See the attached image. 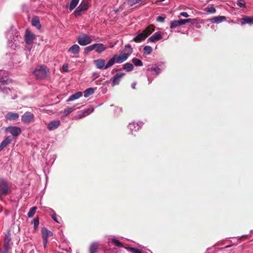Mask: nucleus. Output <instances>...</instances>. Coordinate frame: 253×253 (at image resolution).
<instances>
[{
	"instance_id": "nucleus-47",
	"label": "nucleus",
	"mask_w": 253,
	"mask_h": 253,
	"mask_svg": "<svg viewBox=\"0 0 253 253\" xmlns=\"http://www.w3.org/2000/svg\"><path fill=\"white\" fill-rule=\"evenodd\" d=\"M85 116H86V115L84 114V113L81 111L78 112L77 116L75 117V118L80 119L84 117Z\"/></svg>"
},
{
	"instance_id": "nucleus-42",
	"label": "nucleus",
	"mask_w": 253,
	"mask_h": 253,
	"mask_svg": "<svg viewBox=\"0 0 253 253\" xmlns=\"http://www.w3.org/2000/svg\"><path fill=\"white\" fill-rule=\"evenodd\" d=\"M127 250L131 253H143L141 250L134 247H127Z\"/></svg>"
},
{
	"instance_id": "nucleus-48",
	"label": "nucleus",
	"mask_w": 253,
	"mask_h": 253,
	"mask_svg": "<svg viewBox=\"0 0 253 253\" xmlns=\"http://www.w3.org/2000/svg\"><path fill=\"white\" fill-rule=\"evenodd\" d=\"M165 18V16L160 15L157 17V21L160 22H164Z\"/></svg>"
},
{
	"instance_id": "nucleus-39",
	"label": "nucleus",
	"mask_w": 253,
	"mask_h": 253,
	"mask_svg": "<svg viewBox=\"0 0 253 253\" xmlns=\"http://www.w3.org/2000/svg\"><path fill=\"white\" fill-rule=\"evenodd\" d=\"M144 54L149 55L152 51V48L149 45H146L144 47Z\"/></svg>"
},
{
	"instance_id": "nucleus-53",
	"label": "nucleus",
	"mask_w": 253,
	"mask_h": 253,
	"mask_svg": "<svg viewBox=\"0 0 253 253\" xmlns=\"http://www.w3.org/2000/svg\"><path fill=\"white\" fill-rule=\"evenodd\" d=\"M185 20V21H186V23H187L191 22L192 21L196 20V19H192L189 18V19H186Z\"/></svg>"
},
{
	"instance_id": "nucleus-52",
	"label": "nucleus",
	"mask_w": 253,
	"mask_h": 253,
	"mask_svg": "<svg viewBox=\"0 0 253 253\" xmlns=\"http://www.w3.org/2000/svg\"><path fill=\"white\" fill-rule=\"evenodd\" d=\"M180 15L185 17H188L189 16L188 14L186 12H181L180 13Z\"/></svg>"
},
{
	"instance_id": "nucleus-1",
	"label": "nucleus",
	"mask_w": 253,
	"mask_h": 253,
	"mask_svg": "<svg viewBox=\"0 0 253 253\" xmlns=\"http://www.w3.org/2000/svg\"><path fill=\"white\" fill-rule=\"evenodd\" d=\"M6 37L8 41V45L12 49H16L20 46L21 37L16 29L11 27L6 32Z\"/></svg>"
},
{
	"instance_id": "nucleus-59",
	"label": "nucleus",
	"mask_w": 253,
	"mask_h": 253,
	"mask_svg": "<svg viewBox=\"0 0 253 253\" xmlns=\"http://www.w3.org/2000/svg\"><path fill=\"white\" fill-rule=\"evenodd\" d=\"M50 210L52 211V212H54L53 210L52 209H50Z\"/></svg>"
},
{
	"instance_id": "nucleus-2",
	"label": "nucleus",
	"mask_w": 253,
	"mask_h": 253,
	"mask_svg": "<svg viewBox=\"0 0 253 253\" xmlns=\"http://www.w3.org/2000/svg\"><path fill=\"white\" fill-rule=\"evenodd\" d=\"M48 68L44 65L37 67L34 71L33 74L37 79H42L47 75Z\"/></svg>"
},
{
	"instance_id": "nucleus-13",
	"label": "nucleus",
	"mask_w": 253,
	"mask_h": 253,
	"mask_svg": "<svg viewBox=\"0 0 253 253\" xmlns=\"http://www.w3.org/2000/svg\"><path fill=\"white\" fill-rule=\"evenodd\" d=\"M34 115L33 113L30 112H26L21 116V121L25 124H29L33 120Z\"/></svg>"
},
{
	"instance_id": "nucleus-6",
	"label": "nucleus",
	"mask_w": 253,
	"mask_h": 253,
	"mask_svg": "<svg viewBox=\"0 0 253 253\" xmlns=\"http://www.w3.org/2000/svg\"><path fill=\"white\" fill-rule=\"evenodd\" d=\"M165 68V63L164 62H159L157 64H155L152 67L148 69V71L150 72H154L155 75L158 76Z\"/></svg>"
},
{
	"instance_id": "nucleus-58",
	"label": "nucleus",
	"mask_w": 253,
	"mask_h": 253,
	"mask_svg": "<svg viewBox=\"0 0 253 253\" xmlns=\"http://www.w3.org/2000/svg\"><path fill=\"white\" fill-rule=\"evenodd\" d=\"M211 248H208L207 250V251L208 252L209 251H210L211 250Z\"/></svg>"
},
{
	"instance_id": "nucleus-3",
	"label": "nucleus",
	"mask_w": 253,
	"mask_h": 253,
	"mask_svg": "<svg viewBox=\"0 0 253 253\" xmlns=\"http://www.w3.org/2000/svg\"><path fill=\"white\" fill-rule=\"evenodd\" d=\"M133 52V48L129 44H127L125 45V48L123 49L120 53V55H118L120 57V60L122 61L123 62L126 61L127 58Z\"/></svg>"
},
{
	"instance_id": "nucleus-40",
	"label": "nucleus",
	"mask_w": 253,
	"mask_h": 253,
	"mask_svg": "<svg viewBox=\"0 0 253 253\" xmlns=\"http://www.w3.org/2000/svg\"><path fill=\"white\" fill-rule=\"evenodd\" d=\"M180 26L178 20H173L170 22V28L173 29L176 27Z\"/></svg>"
},
{
	"instance_id": "nucleus-15",
	"label": "nucleus",
	"mask_w": 253,
	"mask_h": 253,
	"mask_svg": "<svg viewBox=\"0 0 253 253\" xmlns=\"http://www.w3.org/2000/svg\"><path fill=\"white\" fill-rule=\"evenodd\" d=\"M4 71L0 70V76L4 74ZM11 82V80L7 76H0V84H1L3 86H6L5 85L8 84Z\"/></svg>"
},
{
	"instance_id": "nucleus-30",
	"label": "nucleus",
	"mask_w": 253,
	"mask_h": 253,
	"mask_svg": "<svg viewBox=\"0 0 253 253\" xmlns=\"http://www.w3.org/2000/svg\"><path fill=\"white\" fill-rule=\"evenodd\" d=\"M98 248V244L96 242L92 243L89 247V253H95Z\"/></svg>"
},
{
	"instance_id": "nucleus-23",
	"label": "nucleus",
	"mask_w": 253,
	"mask_h": 253,
	"mask_svg": "<svg viewBox=\"0 0 253 253\" xmlns=\"http://www.w3.org/2000/svg\"><path fill=\"white\" fill-rule=\"evenodd\" d=\"M0 92L3 94V97H6L12 93L11 89L6 86H3L0 84Z\"/></svg>"
},
{
	"instance_id": "nucleus-25",
	"label": "nucleus",
	"mask_w": 253,
	"mask_h": 253,
	"mask_svg": "<svg viewBox=\"0 0 253 253\" xmlns=\"http://www.w3.org/2000/svg\"><path fill=\"white\" fill-rule=\"evenodd\" d=\"M147 37V35L143 31L142 33L134 37L132 40L136 42H138L145 40Z\"/></svg>"
},
{
	"instance_id": "nucleus-12",
	"label": "nucleus",
	"mask_w": 253,
	"mask_h": 253,
	"mask_svg": "<svg viewBox=\"0 0 253 253\" xmlns=\"http://www.w3.org/2000/svg\"><path fill=\"white\" fill-rule=\"evenodd\" d=\"M119 59L120 57L118 54H116L114 55L113 57L108 60L107 64H106V69L112 66L115 63H123L122 61Z\"/></svg>"
},
{
	"instance_id": "nucleus-24",
	"label": "nucleus",
	"mask_w": 253,
	"mask_h": 253,
	"mask_svg": "<svg viewBox=\"0 0 253 253\" xmlns=\"http://www.w3.org/2000/svg\"><path fill=\"white\" fill-rule=\"evenodd\" d=\"M212 23L219 24L226 20V17L224 16H218L212 17L210 19Z\"/></svg>"
},
{
	"instance_id": "nucleus-57",
	"label": "nucleus",
	"mask_w": 253,
	"mask_h": 253,
	"mask_svg": "<svg viewBox=\"0 0 253 253\" xmlns=\"http://www.w3.org/2000/svg\"><path fill=\"white\" fill-rule=\"evenodd\" d=\"M157 0L158 2H163V1H165V0Z\"/></svg>"
},
{
	"instance_id": "nucleus-8",
	"label": "nucleus",
	"mask_w": 253,
	"mask_h": 253,
	"mask_svg": "<svg viewBox=\"0 0 253 253\" xmlns=\"http://www.w3.org/2000/svg\"><path fill=\"white\" fill-rule=\"evenodd\" d=\"M36 38L35 35L29 30H26L24 35L25 42L27 45H31Z\"/></svg>"
},
{
	"instance_id": "nucleus-27",
	"label": "nucleus",
	"mask_w": 253,
	"mask_h": 253,
	"mask_svg": "<svg viewBox=\"0 0 253 253\" xmlns=\"http://www.w3.org/2000/svg\"><path fill=\"white\" fill-rule=\"evenodd\" d=\"M31 24L33 26L35 27L37 29H40L41 28V25L38 17L33 18L31 20Z\"/></svg>"
},
{
	"instance_id": "nucleus-19",
	"label": "nucleus",
	"mask_w": 253,
	"mask_h": 253,
	"mask_svg": "<svg viewBox=\"0 0 253 253\" xmlns=\"http://www.w3.org/2000/svg\"><path fill=\"white\" fill-rule=\"evenodd\" d=\"M162 38L163 37L161 33L160 32H157L149 37L148 39V41L151 42H156L161 40Z\"/></svg>"
},
{
	"instance_id": "nucleus-35",
	"label": "nucleus",
	"mask_w": 253,
	"mask_h": 253,
	"mask_svg": "<svg viewBox=\"0 0 253 253\" xmlns=\"http://www.w3.org/2000/svg\"><path fill=\"white\" fill-rule=\"evenodd\" d=\"M75 109H76V105H74L72 107L66 108L64 109L63 114L65 116H67Z\"/></svg>"
},
{
	"instance_id": "nucleus-4",
	"label": "nucleus",
	"mask_w": 253,
	"mask_h": 253,
	"mask_svg": "<svg viewBox=\"0 0 253 253\" xmlns=\"http://www.w3.org/2000/svg\"><path fill=\"white\" fill-rule=\"evenodd\" d=\"M11 192V190L8 187L7 181L3 178L0 179V199H2L3 196L7 195Z\"/></svg>"
},
{
	"instance_id": "nucleus-21",
	"label": "nucleus",
	"mask_w": 253,
	"mask_h": 253,
	"mask_svg": "<svg viewBox=\"0 0 253 253\" xmlns=\"http://www.w3.org/2000/svg\"><path fill=\"white\" fill-rule=\"evenodd\" d=\"M94 50L98 53H101L104 51L106 49L107 47L103 43H94L93 44Z\"/></svg>"
},
{
	"instance_id": "nucleus-26",
	"label": "nucleus",
	"mask_w": 253,
	"mask_h": 253,
	"mask_svg": "<svg viewBox=\"0 0 253 253\" xmlns=\"http://www.w3.org/2000/svg\"><path fill=\"white\" fill-rule=\"evenodd\" d=\"M80 47L77 44H75L71 46L68 49V51L73 53V54H78L80 52Z\"/></svg>"
},
{
	"instance_id": "nucleus-49",
	"label": "nucleus",
	"mask_w": 253,
	"mask_h": 253,
	"mask_svg": "<svg viewBox=\"0 0 253 253\" xmlns=\"http://www.w3.org/2000/svg\"><path fill=\"white\" fill-rule=\"evenodd\" d=\"M62 70L64 72H68L69 71L68 65L67 64H63L62 66Z\"/></svg>"
},
{
	"instance_id": "nucleus-9",
	"label": "nucleus",
	"mask_w": 253,
	"mask_h": 253,
	"mask_svg": "<svg viewBox=\"0 0 253 253\" xmlns=\"http://www.w3.org/2000/svg\"><path fill=\"white\" fill-rule=\"evenodd\" d=\"M41 232L43 238V246L44 248H45L48 241L47 238L49 237L52 236L53 235V233L51 231L48 230L45 227H43L42 228Z\"/></svg>"
},
{
	"instance_id": "nucleus-56",
	"label": "nucleus",
	"mask_w": 253,
	"mask_h": 253,
	"mask_svg": "<svg viewBox=\"0 0 253 253\" xmlns=\"http://www.w3.org/2000/svg\"><path fill=\"white\" fill-rule=\"evenodd\" d=\"M232 246H233V245H228V246L225 247L224 248H228L232 247Z\"/></svg>"
},
{
	"instance_id": "nucleus-41",
	"label": "nucleus",
	"mask_w": 253,
	"mask_h": 253,
	"mask_svg": "<svg viewBox=\"0 0 253 253\" xmlns=\"http://www.w3.org/2000/svg\"><path fill=\"white\" fill-rule=\"evenodd\" d=\"M111 242L112 243H113L115 246L118 247H124V245L123 243L120 242L118 240L113 238L111 239Z\"/></svg>"
},
{
	"instance_id": "nucleus-10",
	"label": "nucleus",
	"mask_w": 253,
	"mask_h": 253,
	"mask_svg": "<svg viewBox=\"0 0 253 253\" xmlns=\"http://www.w3.org/2000/svg\"><path fill=\"white\" fill-rule=\"evenodd\" d=\"M143 125L142 122H133L130 123L127 126V128L129 129L131 134H133V131H137L139 130Z\"/></svg>"
},
{
	"instance_id": "nucleus-37",
	"label": "nucleus",
	"mask_w": 253,
	"mask_h": 253,
	"mask_svg": "<svg viewBox=\"0 0 253 253\" xmlns=\"http://www.w3.org/2000/svg\"><path fill=\"white\" fill-rule=\"evenodd\" d=\"M80 0H71L70 4H69V9L70 10H73L77 5L79 2Z\"/></svg>"
},
{
	"instance_id": "nucleus-55",
	"label": "nucleus",
	"mask_w": 253,
	"mask_h": 253,
	"mask_svg": "<svg viewBox=\"0 0 253 253\" xmlns=\"http://www.w3.org/2000/svg\"><path fill=\"white\" fill-rule=\"evenodd\" d=\"M148 81H149V84H151L152 83V80L150 78H148Z\"/></svg>"
},
{
	"instance_id": "nucleus-28",
	"label": "nucleus",
	"mask_w": 253,
	"mask_h": 253,
	"mask_svg": "<svg viewBox=\"0 0 253 253\" xmlns=\"http://www.w3.org/2000/svg\"><path fill=\"white\" fill-rule=\"evenodd\" d=\"M83 95V93L81 91H78L72 95H71L69 98L67 99V102H70L74 100H75L76 99H79L80 97H81Z\"/></svg>"
},
{
	"instance_id": "nucleus-36",
	"label": "nucleus",
	"mask_w": 253,
	"mask_h": 253,
	"mask_svg": "<svg viewBox=\"0 0 253 253\" xmlns=\"http://www.w3.org/2000/svg\"><path fill=\"white\" fill-rule=\"evenodd\" d=\"M123 68L126 72H130L133 69V65L131 63H126L124 65Z\"/></svg>"
},
{
	"instance_id": "nucleus-34",
	"label": "nucleus",
	"mask_w": 253,
	"mask_h": 253,
	"mask_svg": "<svg viewBox=\"0 0 253 253\" xmlns=\"http://www.w3.org/2000/svg\"><path fill=\"white\" fill-rule=\"evenodd\" d=\"M131 61L136 67H141L143 65L142 61L138 58H133L132 59Z\"/></svg>"
},
{
	"instance_id": "nucleus-38",
	"label": "nucleus",
	"mask_w": 253,
	"mask_h": 253,
	"mask_svg": "<svg viewBox=\"0 0 253 253\" xmlns=\"http://www.w3.org/2000/svg\"><path fill=\"white\" fill-rule=\"evenodd\" d=\"M37 209V207L35 206L33 207L30 209V211H28L27 213V215L29 218H31L34 216V215L36 213Z\"/></svg>"
},
{
	"instance_id": "nucleus-54",
	"label": "nucleus",
	"mask_w": 253,
	"mask_h": 253,
	"mask_svg": "<svg viewBox=\"0 0 253 253\" xmlns=\"http://www.w3.org/2000/svg\"><path fill=\"white\" fill-rule=\"evenodd\" d=\"M136 85V83L135 82H134L132 84H131V87L133 88V89H135V86Z\"/></svg>"
},
{
	"instance_id": "nucleus-33",
	"label": "nucleus",
	"mask_w": 253,
	"mask_h": 253,
	"mask_svg": "<svg viewBox=\"0 0 253 253\" xmlns=\"http://www.w3.org/2000/svg\"><path fill=\"white\" fill-rule=\"evenodd\" d=\"M205 11L210 14H213L216 12V10L213 4H209L205 9Z\"/></svg>"
},
{
	"instance_id": "nucleus-17",
	"label": "nucleus",
	"mask_w": 253,
	"mask_h": 253,
	"mask_svg": "<svg viewBox=\"0 0 253 253\" xmlns=\"http://www.w3.org/2000/svg\"><path fill=\"white\" fill-rule=\"evenodd\" d=\"M13 139L12 136H8L1 142L0 144V151L2 150L9 143H10Z\"/></svg>"
},
{
	"instance_id": "nucleus-45",
	"label": "nucleus",
	"mask_w": 253,
	"mask_h": 253,
	"mask_svg": "<svg viewBox=\"0 0 253 253\" xmlns=\"http://www.w3.org/2000/svg\"><path fill=\"white\" fill-rule=\"evenodd\" d=\"M94 46L93 44L90 45L85 47L84 49V52L85 54L88 53V52L94 50Z\"/></svg>"
},
{
	"instance_id": "nucleus-31",
	"label": "nucleus",
	"mask_w": 253,
	"mask_h": 253,
	"mask_svg": "<svg viewBox=\"0 0 253 253\" xmlns=\"http://www.w3.org/2000/svg\"><path fill=\"white\" fill-rule=\"evenodd\" d=\"M95 89L92 87H89L85 89L84 91V97L87 98L89 95H92L94 93Z\"/></svg>"
},
{
	"instance_id": "nucleus-18",
	"label": "nucleus",
	"mask_w": 253,
	"mask_h": 253,
	"mask_svg": "<svg viewBox=\"0 0 253 253\" xmlns=\"http://www.w3.org/2000/svg\"><path fill=\"white\" fill-rule=\"evenodd\" d=\"M11 240L10 236L6 234L4 240L3 249L2 251L3 253H8L9 248V243Z\"/></svg>"
},
{
	"instance_id": "nucleus-11",
	"label": "nucleus",
	"mask_w": 253,
	"mask_h": 253,
	"mask_svg": "<svg viewBox=\"0 0 253 253\" xmlns=\"http://www.w3.org/2000/svg\"><path fill=\"white\" fill-rule=\"evenodd\" d=\"M5 130L9 132L13 137V136H17L21 133V129L17 126H9L6 128Z\"/></svg>"
},
{
	"instance_id": "nucleus-16",
	"label": "nucleus",
	"mask_w": 253,
	"mask_h": 253,
	"mask_svg": "<svg viewBox=\"0 0 253 253\" xmlns=\"http://www.w3.org/2000/svg\"><path fill=\"white\" fill-rule=\"evenodd\" d=\"M94 64L97 69L100 70L106 69L105 60L103 59H98L94 60Z\"/></svg>"
},
{
	"instance_id": "nucleus-44",
	"label": "nucleus",
	"mask_w": 253,
	"mask_h": 253,
	"mask_svg": "<svg viewBox=\"0 0 253 253\" xmlns=\"http://www.w3.org/2000/svg\"><path fill=\"white\" fill-rule=\"evenodd\" d=\"M236 3L240 8L246 7V2L245 0H237Z\"/></svg>"
},
{
	"instance_id": "nucleus-20",
	"label": "nucleus",
	"mask_w": 253,
	"mask_h": 253,
	"mask_svg": "<svg viewBox=\"0 0 253 253\" xmlns=\"http://www.w3.org/2000/svg\"><path fill=\"white\" fill-rule=\"evenodd\" d=\"M60 124V122L59 120H53L50 122L47 126V129L49 130H53L56 129Z\"/></svg>"
},
{
	"instance_id": "nucleus-5",
	"label": "nucleus",
	"mask_w": 253,
	"mask_h": 253,
	"mask_svg": "<svg viewBox=\"0 0 253 253\" xmlns=\"http://www.w3.org/2000/svg\"><path fill=\"white\" fill-rule=\"evenodd\" d=\"M88 8V2L86 0H83L79 5L74 11V14L77 17L81 15L82 11L86 10Z\"/></svg>"
},
{
	"instance_id": "nucleus-32",
	"label": "nucleus",
	"mask_w": 253,
	"mask_h": 253,
	"mask_svg": "<svg viewBox=\"0 0 253 253\" xmlns=\"http://www.w3.org/2000/svg\"><path fill=\"white\" fill-rule=\"evenodd\" d=\"M155 30V27L152 25H149L144 31L143 32L146 33V34L147 35V37L151 34Z\"/></svg>"
},
{
	"instance_id": "nucleus-46",
	"label": "nucleus",
	"mask_w": 253,
	"mask_h": 253,
	"mask_svg": "<svg viewBox=\"0 0 253 253\" xmlns=\"http://www.w3.org/2000/svg\"><path fill=\"white\" fill-rule=\"evenodd\" d=\"M94 110V108L92 107L90 109L88 108V109H85L83 110H82V112L83 113H84V114H85L86 116V115H88L91 114V113H92L93 112Z\"/></svg>"
},
{
	"instance_id": "nucleus-43",
	"label": "nucleus",
	"mask_w": 253,
	"mask_h": 253,
	"mask_svg": "<svg viewBox=\"0 0 253 253\" xmlns=\"http://www.w3.org/2000/svg\"><path fill=\"white\" fill-rule=\"evenodd\" d=\"M32 223L34 224V228L35 230L37 229L39 225V218L37 217L34 218L32 221Z\"/></svg>"
},
{
	"instance_id": "nucleus-50",
	"label": "nucleus",
	"mask_w": 253,
	"mask_h": 253,
	"mask_svg": "<svg viewBox=\"0 0 253 253\" xmlns=\"http://www.w3.org/2000/svg\"><path fill=\"white\" fill-rule=\"evenodd\" d=\"M51 218L53 219V220L54 221H55V222H56L57 223H59V222L58 221V220H57V217H56V214L55 213H53L52 215H51Z\"/></svg>"
},
{
	"instance_id": "nucleus-7",
	"label": "nucleus",
	"mask_w": 253,
	"mask_h": 253,
	"mask_svg": "<svg viewBox=\"0 0 253 253\" xmlns=\"http://www.w3.org/2000/svg\"><path fill=\"white\" fill-rule=\"evenodd\" d=\"M78 42L82 46L86 45L92 42L91 38L85 34H82L77 38Z\"/></svg>"
},
{
	"instance_id": "nucleus-14",
	"label": "nucleus",
	"mask_w": 253,
	"mask_h": 253,
	"mask_svg": "<svg viewBox=\"0 0 253 253\" xmlns=\"http://www.w3.org/2000/svg\"><path fill=\"white\" fill-rule=\"evenodd\" d=\"M125 75L124 73H118L115 75L112 78V86H114L118 85L121 80L122 78Z\"/></svg>"
},
{
	"instance_id": "nucleus-29",
	"label": "nucleus",
	"mask_w": 253,
	"mask_h": 253,
	"mask_svg": "<svg viewBox=\"0 0 253 253\" xmlns=\"http://www.w3.org/2000/svg\"><path fill=\"white\" fill-rule=\"evenodd\" d=\"M241 24L242 25H244L245 24H253V17L247 16H245L242 19Z\"/></svg>"
},
{
	"instance_id": "nucleus-51",
	"label": "nucleus",
	"mask_w": 253,
	"mask_h": 253,
	"mask_svg": "<svg viewBox=\"0 0 253 253\" xmlns=\"http://www.w3.org/2000/svg\"><path fill=\"white\" fill-rule=\"evenodd\" d=\"M178 21L180 26L183 25L186 23V21H185V19H180Z\"/></svg>"
},
{
	"instance_id": "nucleus-22",
	"label": "nucleus",
	"mask_w": 253,
	"mask_h": 253,
	"mask_svg": "<svg viewBox=\"0 0 253 253\" xmlns=\"http://www.w3.org/2000/svg\"><path fill=\"white\" fill-rule=\"evenodd\" d=\"M5 117L7 120L15 121L19 118V115L17 113L9 112L6 114Z\"/></svg>"
}]
</instances>
